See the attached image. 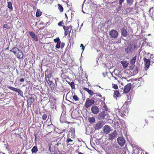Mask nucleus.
<instances>
[{
  "mask_svg": "<svg viewBox=\"0 0 154 154\" xmlns=\"http://www.w3.org/2000/svg\"><path fill=\"white\" fill-rule=\"evenodd\" d=\"M67 143H69V142H73V140H71L70 138H69L67 139Z\"/></svg>",
  "mask_w": 154,
  "mask_h": 154,
  "instance_id": "nucleus-46",
  "label": "nucleus"
},
{
  "mask_svg": "<svg viewBox=\"0 0 154 154\" xmlns=\"http://www.w3.org/2000/svg\"><path fill=\"white\" fill-rule=\"evenodd\" d=\"M114 125H115V127H118L119 125V122L118 121H115L114 122Z\"/></svg>",
  "mask_w": 154,
  "mask_h": 154,
  "instance_id": "nucleus-36",
  "label": "nucleus"
},
{
  "mask_svg": "<svg viewBox=\"0 0 154 154\" xmlns=\"http://www.w3.org/2000/svg\"><path fill=\"white\" fill-rule=\"evenodd\" d=\"M8 7L11 10L13 9L12 3L11 2H8Z\"/></svg>",
  "mask_w": 154,
  "mask_h": 154,
  "instance_id": "nucleus-25",
  "label": "nucleus"
},
{
  "mask_svg": "<svg viewBox=\"0 0 154 154\" xmlns=\"http://www.w3.org/2000/svg\"><path fill=\"white\" fill-rule=\"evenodd\" d=\"M17 48L14 47L12 48V49L10 50V51L11 52H12L13 53L15 54L16 55H17Z\"/></svg>",
  "mask_w": 154,
  "mask_h": 154,
  "instance_id": "nucleus-24",
  "label": "nucleus"
},
{
  "mask_svg": "<svg viewBox=\"0 0 154 154\" xmlns=\"http://www.w3.org/2000/svg\"><path fill=\"white\" fill-rule=\"evenodd\" d=\"M47 116L46 114H44L42 116V119L44 120H45L47 118Z\"/></svg>",
  "mask_w": 154,
  "mask_h": 154,
  "instance_id": "nucleus-35",
  "label": "nucleus"
},
{
  "mask_svg": "<svg viewBox=\"0 0 154 154\" xmlns=\"http://www.w3.org/2000/svg\"><path fill=\"white\" fill-rule=\"evenodd\" d=\"M61 144V143L60 142H58V143L56 144L57 146H59V145Z\"/></svg>",
  "mask_w": 154,
  "mask_h": 154,
  "instance_id": "nucleus-56",
  "label": "nucleus"
},
{
  "mask_svg": "<svg viewBox=\"0 0 154 154\" xmlns=\"http://www.w3.org/2000/svg\"><path fill=\"white\" fill-rule=\"evenodd\" d=\"M72 97L73 99L75 101H77L79 100V98L77 95H74Z\"/></svg>",
  "mask_w": 154,
  "mask_h": 154,
  "instance_id": "nucleus-31",
  "label": "nucleus"
},
{
  "mask_svg": "<svg viewBox=\"0 0 154 154\" xmlns=\"http://www.w3.org/2000/svg\"><path fill=\"white\" fill-rule=\"evenodd\" d=\"M54 42L57 43L61 42L60 41V39L59 37H57V38L54 39Z\"/></svg>",
  "mask_w": 154,
  "mask_h": 154,
  "instance_id": "nucleus-29",
  "label": "nucleus"
},
{
  "mask_svg": "<svg viewBox=\"0 0 154 154\" xmlns=\"http://www.w3.org/2000/svg\"><path fill=\"white\" fill-rule=\"evenodd\" d=\"M42 12L38 11V9H37V11L36 13V16L37 17H39L42 14Z\"/></svg>",
  "mask_w": 154,
  "mask_h": 154,
  "instance_id": "nucleus-26",
  "label": "nucleus"
},
{
  "mask_svg": "<svg viewBox=\"0 0 154 154\" xmlns=\"http://www.w3.org/2000/svg\"><path fill=\"white\" fill-rule=\"evenodd\" d=\"M38 149L36 146H34L31 149L32 152V153H36V152L38 151Z\"/></svg>",
  "mask_w": 154,
  "mask_h": 154,
  "instance_id": "nucleus-21",
  "label": "nucleus"
},
{
  "mask_svg": "<svg viewBox=\"0 0 154 154\" xmlns=\"http://www.w3.org/2000/svg\"><path fill=\"white\" fill-rule=\"evenodd\" d=\"M61 42H58V43H57L56 46H55V47L57 49H59L60 47V44H61Z\"/></svg>",
  "mask_w": 154,
  "mask_h": 154,
  "instance_id": "nucleus-32",
  "label": "nucleus"
},
{
  "mask_svg": "<svg viewBox=\"0 0 154 154\" xmlns=\"http://www.w3.org/2000/svg\"><path fill=\"white\" fill-rule=\"evenodd\" d=\"M59 5V9L61 12H62L63 11V7L60 5V4H58Z\"/></svg>",
  "mask_w": 154,
  "mask_h": 154,
  "instance_id": "nucleus-34",
  "label": "nucleus"
},
{
  "mask_svg": "<svg viewBox=\"0 0 154 154\" xmlns=\"http://www.w3.org/2000/svg\"><path fill=\"white\" fill-rule=\"evenodd\" d=\"M95 101L94 100L92 99H90L89 98H87L85 103V106L86 108H88L90 106L94 104V103Z\"/></svg>",
  "mask_w": 154,
  "mask_h": 154,
  "instance_id": "nucleus-3",
  "label": "nucleus"
},
{
  "mask_svg": "<svg viewBox=\"0 0 154 154\" xmlns=\"http://www.w3.org/2000/svg\"><path fill=\"white\" fill-rule=\"evenodd\" d=\"M69 31L68 30V31H65V32H64V35H65V36H66V35H67L68 33V32H69Z\"/></svg>",
  "mask_w": 154,
  "mask_h": 154,
  "instance_id": "nucleus-50",
  "label": "nucleus"
},
{
  "mask_svg": "<svg viewBox=\"0 0 154 154\" xmlns=\"http://www.w3.org/2000/svg\"><path fill=\"white\" fill-rule=\"evenodd\" d=\"M113 88L115 89H116L118 88V86L116 84H114L113 86Z\"/></svg>",
  "mask_w": 154,
  "mask_h": 154,
  "instance_id": "nucleus-43",
  "label": "nucleus"
},
{
  "mask_svg": "<svg viewBox=\"0 0 154 154\" xmlns=\"http://www.w3.org/2000/svg\"><path fill=\"white\" fill-rule=\"evenodd\" d=\"M34 99L32 97H30L27 100V105L28 107L31 106L32 103L34 101Z\"/></svg>",
  "mask_w": 154,
  "mask_h": 154,
  "instance_id": "nucleus-14",
  "label": "nucleus"
},
{
  "mask_svg": "<svg viewBox=\"0 0 154 154\" xmlns=\"http://www.w3.org/2000/svg\"><path fill=\"white\" fill-rule=\"evenodd\" d=\"M17 57L19 59H22L23 57V54L22 51L20 49L17 48Z\"/></svg>",
  "mask_w": 154,
  "mask_h": 154,
  "instance_id": "nucleus-13",
  "label": "nucleus"
},
{
  "mask_svg": "<svg viewBox=\"0 0 154 154\" xmlns=\"http://www.w3.org/2000/svg\"><path fill=\"white\" fill-rule=\"evenodd\" d=\"M103 122H100L96 124L95 128L96 130H99L101 129L103 126Z\"/></svg>",
  "mask_w": 154,
  "mask_h": 154,
  "instance_id": "nucleus-15",
  "label": "nucleus"
},
{
  "mask_svg": "<svg viewBox=\"0 0 154 154\" xmlns=\"http://www.w3.org/2000/svg\"><path fill=\"white\" fill-rule=\"evenodd\" d=\"M88 92L89 94L91 95H92L94 94L93 91L89 89L88 91Z\"/></svg>",
  "mask_w": 154,
  "mask_h": 154,
  "instance_id": "nucleus-38",
  "label": "nucleus"
},
{
  "mask_svg": "<svg viewBox=\"0 0 154 154\" xmlns=\"http://www.w3.org/2000/svg\"><path fill=\"white\" fill-rule=\"evenodd\" d=\"M29 35L34 41H38V38L37 36L35 35V34L32 31H29Z\"/></svg>",
  "mask_w": 154,
  "mask_h": 154,
  "instance_id": "nucleus-11",
  "label": "nucleus"
},
{
  "mask_svg": "<svg viewBox=\"0 0 154 154\" xmlns=\"http://www.w3.org/2000/svg\"><path fill=\"white\" fill-rule=\"evenodd\" d=\"M84 46L83 45V44H81V45H80V47H81L82 48V46Z\"/></svg>",
  "mask_w": 154,
  "mask_h": 154,
  "instance_id": "nucleus-60",
  "label": "nucleus"
},
{
  "mask_svg": "<svg viewBox=\"0 0 154 154\" xmlns=\"http://www.w3.org/2000/svg\"><path fill=\"white\" fill-rule=\"evenodd\" d=\"M153 55V54H151L150 55V57L151 58H152V60H153V58H154V56L153 57H152V56Z\"/></svg>",
  "mask_w": 154,
  "mask_h": 154,
  "instance_id": "nucleus-55",
  "label": "nucleus"
},
{
  "mask_svg": "<svg viewBox=\"0 0 154 154\" xmlns=\"http://www.w3.org/2000/svg\"><path fill=\"white\" fill-rule=\"evenodd\" d=\"M112 77H113V78L115 79H116V80H117V78H116V77H115V76H114L113 75H112Z\"/></svg>",
  "mask_w": 154,
  "mask_h": 154,
  "instance_id": "nucleus-57",
  "label": "nucleus"
},
{
  "mask_svg": "<svg viewBox=\"0 0 154 154\" xmlns=\"http://www.w3.org/2000/svg\"><path fill=\"white\" fill-rule=\"evenodd\" d=\"M68 28H67L69 29L72 30V26L70 25L69 26H67Z\"/></svg>",
  "mask_w": 154,
  "mask_h": 154,
  "instance_id": "nucleus-51",
  "label": "nucleus"
},
{
  "mask_svg": "<svg viewBox=\"0 0 154 154\" xmlns=\"http://www.w3.org/2000/svg\"><path fill=\"white\" fill-rule=\"evenodd\" d=\"M65 17H66V18H67L68 17H67V15H66V14H65Z\"/></svg>",
  "mask_w": 154,
  "mask_h": 154,
  "instance_id": "nucleus-61",
  "label": "nucleus"
},
{
  "mask_svg": "<svg viewBox=\"0 0 154 154\" xmlns=\"http://www.w3.org/2000/svg\"><path fill=\"white\" fill-rule=\"evenodd\" d=\"M65 44L64 42H62L60 44V48L61 49H62L64 46Z\"/></svg>",
  "mask_w": 154,
  "mask_h": 154,
  "instance_id": "nucleus-41",
  "label": "nucleus"
},
{
  "mask_svg": "<svg viewBox=\"0 0 154 154\" xmlns=\"http://www.w3.org/2000/svg\"><path fill=\"white\" fill-rule=\"evenodd\" d=\"M46 81L50 85V86L53 87L55 85L54 82H56V80L52 78H50L49 79H48Z\"/></svg>",
  "mask_w": 154,
  "mask_h": 154,
  "instance_id": "nucleus-9",
  "label": "nucleus"
},
{
  "mask_svg": "<svg viewBox=\"0 0 154 154\" xmlns=\"http://www.w3.org/2000/svg\"><path fill=\"white\" fill-rule=\"evenodd\" d=\"M110 127L107 125H105L103 128V131L105 134H108L109 133L110 131Z\"/></svg>",
  "mask_w": 154,
  "mask_h": 154,
  "instance_id": "nucleus-12",
  "label": "nucleus"
},
{
  "mask_svg": "<svg viewBox=\"0 0 154 154\" xmlns=\"http://www.w3.org/2000/svg\"><path fill=\"white\" fill-rule=\"evenodd\" d=\"M106 112L105 111H103L100 112L98 115V117L100 119H105V117L106 116Z\"/></svg>",
  "mask_w": 154,
  "mask_h": 154,
  "instance_id": "nucleus-10",
  "label": "nucleus"
},
{
  "mask_svg": "<svg viewBox=\"0 0 154 154\" xmlns=\"http://www.w3.org/2000/svg\"><path fill=\"white\" fill-rule=\"evenodd\" d=\"M68 28V27L66 26H63V28L65 31H68L69 30V29L67 28Z\"/></svg>",
  "mask_w": 154,
  "mask_h": 154,
  "instance_id": "nucleus-44",
  "label": "nucleus"
},
{
  "mask_svg": "<svg viewBox=\"0 0 154 154\" xmlns=\"http://www.w3.org/2000/svg\"><path fill=\"white\" fill-rule=\"evenodd\" d=\"M91 110L92 112L94 115H97L99 112V109L97 106L94 105L91 108Z\"/></svg>",
  "mask_w": 154,
  "mask_h": 154,
  "instance_id": "nucleus-4",
  "label": "nucleus"
},
{
  "mask_svg": "<svg viewBox=\"0 0 154 154\" xmlns=\"http://www.w3.org/2000/svg\"><path fill=\"white\" fill-rule=\"evenodd\" d=\"M63 23V21H60L58 23V25L59 26H61Z\"/></svg>",
  "mask_w": 154,
  "mask_h": 154,
  "instance_id": "nucleus-47",
  "label": "nucleus"
},
{
  "mask_svg": "<svg viewBox=\"0 0 154 154\" xmlns=\"http://www.w3.org/2000/svg\"><path fill=\"white\" fill-rule=\"evenodd\" d=\"M127 97L128 100L129 99L131 98V96H129V95H127Z\"/></svg>",
  "mask_w": 154,
  "mask_h": 154,
  "instance_id": "nucleus-59",
  "label": "nucleus"
},
{
  "mask_svg": "<svg viewBox=\"0 0 154 154\" xmlns=\"http://www.w3.org/2000/svg\"><path fill=\"white\" fill-rule=\"evenodd\" d=\"M121 63L124 69H126L128 65V63L126 61H121Z\"/></svg>",
  "mask_w": 154,
  "mask_h": 154,
  "instance_id": "nucleus-18",
  "label": "nucleus"
},
{
  "mask_svg": "<svg viewBox=\"0 0 154 154\" xmlns=\"http://www.w3.org/2000/svg\"><path fill=\"white\" fill-rule=\"evenodd\" d=\"M69 135H71V138H74L75 137V128H72L69 131Z\"/></svg>",
  "mask_w": 154,
  "mask_h": 154,
  "instance_id": "nucleus-17",
  "label": "nucleus"
},
{
  "mask_svg": "<svg viewBox=\"0 0 154 154\" xmlns=\"http://www.w3.org/2000/svg\"><path fill=\"white\" fill-rule=\"evenodd\" d=\"M83 89L85 91L87 92H88V91L89 90V89L88 88H86L84 87L83 88Z\"/></svg>",
  "mask_w": 154,
  "mask_h": 154,
  "instance_id": "nucleus-45",
  "label": "nucleus"
},
{
  "mask_svg": "<svg viewBox=\"0 0 154 154\" xmlns=\"http://www.w3.org/2000/svg\"><path fill=\"white\" fill-rule=\"evenodd\" d=\"M144 62L145 63V70H146L149 68L150 64V60L149 59L144 57L143 58Z\"/></svg>",
  "mask_w": 154,
  "mask_h": 154,
  "instance_id": "nucleus-8",
  "label": "nucleus"
},
{
  "mask_svg": "<svg viewBox=\"0 0 154 154\" xmlns=\"http://www.w3.org/2000/svg\"><path fill=\"white\" fill-rule=\"evenodd\" d=\"M24 79L23 78H22L21 79H20V81L21 82H24Z\"/></svg>",
  "mask_w": 154,
  "mask_h": 154,
  "instance_id": "nucleus-52",
  "label": "nucleus"
},
{
  "mask_svg": "<svg viewBox=\"0 0 154 154\" xmlns=\"http://www.w3.org/2000/svg\"><path fill=\"white\" fill-rule=\"evenodd\" d=\"M8 49H9V47H8L6 48L5 50H8Z\"/></svg>",
  "mask_w": 154,
  "mask_h": 154,
  "instance_id": "nucleus-63",
  "label": "nucleus"
},
{
  "mask_svg": "<svg viewBox=\"0 0 154 154\" xmlns=\"http://www.w3.org/2000/svg\"><path fill=\"white\" fill-rule=\"evenodd\" d=\"M63 2H65V3H66V4H67V5H68V4H67V1L68 2V1L67 0H66V1L65 0H62Z\"/></svg>",
  "mask_w": 154,
  "mask_h": 154,
  "instance_id": "nucleus-54",
  "label": "nucleus"
},
{
  "mask_svg": "<svg viewBox=\"0 0 154 154\" xmlns=\"http://www.w3.org/2000/svg\"><path fill=\"white\" fill-rule=\"evenodd\" d=\"M18 93L21 97H23V92L20 89H19L18 91Z\"/></svg>",
  "mask_w": 154,
  "mask_h": 154,
  "instance_id": "nucleus-30",
  "label": "nucleus"
},
{
  "mask_svg": "<svg viewBox=\"0 0 154 154\" xmlns=\"http://www.w3.org/2000/svg\"><path fill=\"white\" fill-rule=\"evenodd\" d=\"M137 57V56H135L133 57L132 59H131L130 61V63L132 65H134L136 62V60Z\"/></svg>",
  "mask_w": 154,
  "mask_h": 154,
  "instance_id": "nucleus-20",
  "label": "nucleus"
},
{
  "mask_svg": "<svg viewBox=\"0 0 154 154\" xmlns=\"http://www.w3.org/2000/svg\"><path fill=\"white\" fill-rule=\"evenodd\" d=\"M69 85L71 87V88L72 89H75V86L74 84V83L73 82H71L69 83Z\"/></svg>",
  "mask_w": 154,
  "mask_h": 154,
  "instance_id": "nucleus-27",
  "label": "nucleus"
},
{
  "mask_svg": "<svg viewBox=\"0 0 154 154\" xmlns=\"http://www.w3.org/2000/svg\"><path fill=\"white\" fill-rule=\"evenodd\" d=\"M19 90V89L15 88V90L14 91H15L16 92H18V91Z\"/></svg>",
  "mask_w": 154,
  "mask_h": 154,
  "instance_id": "nucleus-53",
  "label": "nucleus"
},
{
  "mask_svg": "<svg viewBox=\"0 0 154 154\" xmlns=\"http://www.w3.org/2000/svg\"><path fill=\"white\" fill-rule=\"evenodd\" d=\"M127 3L130 5H132L134 2L133 0H126Z\"/></svg>",
  "mask_w": 154,
  "mask_h": 154,
  "instance_id": "nucleus-33",
  "label": "nucleus"
},
{
  "mask_svg": "<svg viewBox=\"0 0 154 154\" xmlns=\"http://www.w3.org/2000/svg\"><path fill=\"white\" fill-rule=\"evenodd\" d=\"M152 9V8H150L149 9V13H150V11H151V10Z\"/></svg>",
  "mask_w": 154,
  "mask_h": 154,
  "instance_id": "nucleus-62",
  "label": "nucleus"
},
{
  "mask_svg": "<svg viewBox=\"0 0 154 154\" xmlns=\"http://www.w3.org/2000/svg\"><path fill=\"white\" fill-rule=\"evenodd\" d=\"M117 134V131L116 130L114 131L112 133L109 134L108 139L109 140H113L116 137Z\"/></svg>",
  "mask_w": 154,
  "mask_h": 154,
  "instance_id": "nucleus-5",
  "label": "nucleus"
},
{
  "mask_svg": "<svg viewBox=\"0 0 154 154\" xmlns=\"http://www.w3.org/2000/svg\"><path fill=\"white\" fill-rule=\"evenodd\" d=\"M45 77L46 81H47L48 79H49L50 78H52L51 77V73H48L47 74L45 73Z\"/></svg>",
  "mask_w": 154,
  "mask_h": 154,
  "instance_id": "nucleus-23",
  "label": "nucleus"
},
{
  "mask_svg": "<svg viewBox=\"0 0 154 154\" xmlns=\"http://www.w3.org/2000/svg\"><path fill=\"white\" fill-rule=\"evenodd\" d=\"M70 31L69 32V35L70 36L71 35V36H72V35H73V30H70Z\"/></svg>",
  "mask_w": 154,
  "mask_h": 154,
  "instance_id": "nucleus-39",
  "label": "nucleus"
},
{
  "mask_svg": "<svg viewBox=\"0 0 154 154\" xmlns=\"http://www.w3.org/2000/svg\"><path fill=\"white\" fill-rule=\"evenodd\" d=\"M122 35L123 37H126L127 35L128 32L126 29L124 28H122L121 29Z\"/></svg>",
  "mask_w": 154,
  "mask_h": 154,
  "instance_id": "nucleus-16",
  "label": "nucleus"
},
{
  "mask_svg": "<svg viewBox=\"0 0 154 154\" xmlns=\"http://www.w3.org/2000/svg\"><path fill=\"white\" fill-rule=\"evenodd\" d=\"M121 8L122 7L121 6H119L116 11L117 12H119L121 10Z\"/></svg>",
  "mask_w": 154,
  "mask_h": 154,
  "instance_id": "nucleus-48",
  "label": "nucleus"
},
{
  "mask_svg": "<svg viewBox=\"0 0 154 154\" xmlns=\"http://www.w3.org/2000/svg\"><path fill=\"white\" fill-rule=\"evenodd\" d=\"M133 45L131 44L128 45L125 48V50L127 54H129L131 53L134 50Z\"/></svg>",
  "mask_w": 154,
  "mask_h": 154,
  "instance_id": "nucleus-2",
  "label": "nucleus"
},
{
  "mask_svg": "<svg viewBox=\"0 0 154 154\" xmlns=\"http://www.w3.org/2000/svg\"><path fill=\"white\" fill-rule=\"evenodd\" d=\"M3 27L4 28H5V29H9L10 28L8 24H4L3 25Z\"/></svg>",
  "mask_w": 154,
  "mask_h": 154,
  "instance_id": "nucleus-37",
  "label": "nucleus"
},
{
  "mask_svg": "<svg viewBox=\"0 0 154 154\" xmlns=\"http://www.w3.org/2000/svg\"><path fill=\"white\" fill-rule=\"evenodd\" d=\"M102 99H103V101H104V100H105V97H103V98H102Z\"/></svg>",
  "mask_w": 154,
  "mask_h": 154,
  "instance_id": "nucleus-64",
  "label": "nucleus"
},
{
  "mask_svg": "<svg viewBox=\"0 0 154 154\" xmlns=\"http://www.w3.org/2000/svg\"><path fill=\"white\" fill-rule=\"evenodd\" d=\"M103 109L105 110L106 111L107 109V108L105 104H104L103 106Z\"/></svg>",
  "mask_w": 154,
  "mask_h": 154,
  "instance_id": "nucleus-40",
  "label": "nucleus"
},
{
  "mask_svg": "<svg viewBox=\"0 0 154 154\" xmlns=\"http://www.w3.org/2000/svg\"><path fill=\"white\" fill-rule=\"evenodd\" d=\"M121 95L119 92L117 91H114L113 97L114 98L119 97H120Z\"/></svg>",
  "mask_w": 154,
  "mask_h": 154,
  "instance_id": "nucleus-19",
  "label": "nucleus"
},
{
  "mask_svg": "<svg viewBox=\"0 0 154 154\" xmlns=\"http://www.w3.org/2000/svg\"><path fill=\"white\" fill-rule=\"evenodd\" d=\"M109 35L111 38H112L115 39L117 38L119 35L118 32L116 30L111 29L109 32Z\"/></svg>",
  "mask_w": 154,
  "mask_h": 154,
  "instance_id": "nucleus-1",
  "label": "nucleus"
},
{
  "mask_svg": "<svg viewBox=\"0 0 154 154\" xmlns=\"http://www.w3.org/2000/svg\"><path fill=\"white\" fill-rule=\"evenodd\" d=\"M125 0H119V4L120 5H122L123 2Z\"/></svg>",
  "mask_w": 154,
  "mask_h": 154,
  "instance_id": "nucleus-49",
  "label": "nucleus"
},
{
  "mask_svg": "<svg viewBox=\"0 0 154 154\" xmlns=\"http://www.w3.org/2000/svg\"><path fill=\"white\" fill-rule=\"evenodd\" d=\"M117 142L121 146H122L125 142V140L123 137H119L117 139Z\"/></svg>",
  "mask_w": 154,
  "mask_h": 154,
  "instance_id": "nucleus-6",
  "label": "nucleus"
},
{
  "mask_svg": "<svg viewBox=\"0 0 154 154\" xmlns=\"http://www.w3.org/2000/svg\"><path fill=\"white\" fill-rule=\"evenodd\" d=\"M133 71V75H134L137 73H138V70H137V67H136L135 68L134 70Z\"/></svg>",
  "mask_w": 154,
  "mask_h": 154,
  "instance_id": "nucleus-28",
  "label": "nucleus"
},
{
  "mask_svg": "<svg viewBox=\"0 0 154 154\" xmlns=\"http://www.w3.org/2000/svg\"><path fill=\"white\" fill-rule=\"evenodd\" d=\"M85 48V47L84 46H82V50L83 51H82V52H83V51L84 50V49Z\"/></svg>",
  "mask_w": 154,
  "mask_h": 154,
  "instance_id": "nucleus-58",
  "label": "nucleus"
},
{
  "mask_svg": "<svg viewBox=\"0 0 154 154\" xmlns=\"http://www.w3.org/2000/svg\"><path fill=\"white\" fill-rule=\"evenodd\" d=\"M131 83L128 84L125 86L123 89V92L125 93H128L130 90L131 88Z\"/></svg>",
  "mask_w": 154,
  "mask_h": 154,
  "instance_id": "nucleus-7",
  "label": "nucleus"
},
{
  "mask_svg": "<svg viewBox=\"0 0 154 154\" xmlns=\"http://www.w3.org/2000/svg\"><path fill=\"white\" fill-rule=\"evenodd\" d=\"M8 88L11 90H12L14 91L15 90V88L13 87H11V86H9V87H8Z\"/></svg>",
  "mask_w": 154,
  "mask_h": 154,
  "instance_id": "nucleus-42",
  "label": "nucleus"
},
{
  "mask_svg": "<svg viewBox=\"0 0 154 154\" xmlns=\"http://www.w3.org/2000/svg\"><path fill=\"white\" fill-rule=\"evenodd\" d=\"M88 121L90 123H93L95 121V119L94 117H89L88 118Z\"/></svg>",
  "mask_w": 154,
  "mask_h": 154,
  "instance_id": "nucleus-22",
  "label": "nucleus"
}]
</instances>
